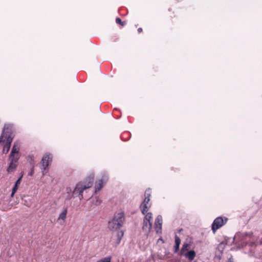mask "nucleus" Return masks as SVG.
Instances as JSON below:
<instances>
[{
	"mask_svg": "<svg viewBox=\"0 0 262 262\" xmlns=\"http://www.w3.org/2000/svg\"><path fill=\"white\" fill-rule=\"evenodd\" d=\"M94 174H91L83 181L78 183L73 190V195L78 196L80 200L83 199V192L91 188L93 184Z\"/></svg>",
	"mask_w": 262,
	"mask_h": 262,
	"instance_id": "obj_1",
	"label": "nucleus"
},
{
	"mask_svg": "<svg viewBox=\"0 0 262 262\" xmlns=\"http://www.w3.org/2000/svg\"><path fill=\"white\" fill-rule=\"evenodd\" d=\"M124 214L123 212L115 213L114 217L108 223V228L110 230L116 231L119 229L123 225Z\"/></svg>",
	"mask_w": 262,
	"mask_h": 262,
	"instance_id": "obj_2",
	"label": "nucleus"
},
{
	"mask_svg": "<svg viewBox=\"0 0 262 262\" xmlns=\"http://www.w3.org/2000/svg\"><path fill=\"white\" fill-rule=\"evenodd\" d=\"M151 191L150 190L147 189L146 190L145 192V199L143 203L140 205V208L142 211V213L143 214H145L148 210V209L151 206V204L149 203L150 201V196L151 195Z\"/></svg>",
	"mask_w": 262,
	"mask_h": 262,
	"instance_id": "obj_3",
	"label": "nucleus"
},
{
	"mask_svg": "<svg viewBox=\"0 0 262 262\" xmlns=\"http://www.w3.org/2000/svg\"><path fill=\"white\" fill-rule=\"evenodd\" d=\"M8 129V127L6 125L4 126L3 131L0 137V143L4 142L5 139L6 140V144L11 145L12 141L13 140V137L8 134L6 130Z\"/></svg>",
	"mask_w": 262,
	"mask_h": 262,
	"instance_id": "obj_4",
	"label": "nucleus"
},
{
	"mask_svg": "<svg viewBox=\"0 0 262 262\" xmlns=\"http://www.w3.org/2000/svg\"><path fill=\"white\" fill-rule=\"evenodd\" d=\"M226 221L227 219H225L224 221L223 219L221 217H218L215 219L212 225V230L213 233H214L218 229L223 226Z\"/></svg>",
	"mask_w": 262,
	"mask_h": 262,
	"instance_id": "obj_5",
	"label": "nucleus"
},
{
	"mask_svg": "<svg viewBox=\"0 0 262 262\" xmlns=\"http://www.w3.org/2000/svg\"><path fill=\"white\" fill-rule=\"evenodd\" d=\"M52 159V156L50 154H46L42 158L41 164V169L45 170L47 167L49 166V162H51Z\"/></svg>",
	"mask_w": 262,
	"mask_h": 262,
	"instance_id": "obj_6",
	"label": "nucleus"
},
{
	"mask_svg": "<svg viewBox=\"0 0 262 262\" xmlns=\"http://www.w3.org/2000/svg\"><path fill=\"white\" fill-rule=\"evenodd\" d=\"M18 159L19 157L17 156H16V158H9L10 162L9 164V166L7 170L8 172H11L16 169Z\"/></svg>",
	"mask_w": 262,
	"mask_h": 262,
	"instance_id": "obj_7",
	"label": "nucleus"
},
{
	"mask_svg": "<svg viewBox=\"0 0 262 262\" xmlns=\"http://www.w3.org/2000/svg\"><path fill=\"white\" fill-rule=\"evenodd\" d=\"M20 149V145L17 142H15L13 145L9 158H16L15 154H18Z\"/></svg>",
	"mask_w": 262,
	"mask_h": 262,
	"instance_id": "obj_8",
	"label": "nucleus"
},
{
	"mask_svg": "<svg viewBox=\"0 0 262 262\" xmlns=\"http://www.w3.org/2000/svg\"><path fill=\"white\" fill-rule=\"evenodd\" d=\"M155 225L157 233L161 232L162 225V217L161 215H159L157 216L155 220Z\"/></svg>",
	"mask_w": 262,
	"mask_h": 262,
	"instance_id": "obj_9",
	"label": "nucleus"
},
{
	"mask_svg": "<svg viewBox=\"0 0 262 262\" xmlns=\"http://www.w3.org/2000/svg\"><path fill=\"white\" fill-rule=\"evenodd\" d=\"M67 214V208H64L61 212L59 214V216L58 217V221L59 222L60 225L64 224L66 217Z\"/></svg>",
	"mask_w": 262,
	"mask_h": 262,
	"instance_id": "obj_10",
	"label": "nucleus"
},
{
	"mask_svg": "<svg viewBox=\"0 0 262 262\" xmlns=\"http://www.w3.org/2000/svg\"><path fill=\"white\" fill-rule=\"evenodd\" d=\"M152 222L143 220V230L147 232H149L152 228Z\"/></svg>",
	"mask_w": 262,
	"mask_h": 262,
	"instance_id": "obj_11",
	"label": "nucleus"
},
{
	"mask_svg": "<svg viewBox=\"0 0 262 262\" xmlns=\"http://www.w3.org/2000/svg\"><path fill=\"white\" fill-rule=\"evenodd\" d=\"M196 253L194 250H190L185 254V256L189 260H192L195 257Z\"/></svg>",
	"mask_w": 262,
	"mask_h": 262,
	"instance_id": "obj_12",
	"label": "nucleus"
},
{
	"mask_svg": "<svg viewBox=\"0 0 262 262\" xmlns=\"http://www.w3.org/2000/svg\"><path fill=\"white\" fill-rule=\"evenodd\" d=\"M123 235H124V232H123V231L120 230V231H118L117 232V240H116V244L117 245H118L120 244L121 240L123 236Z\"/></svg>",
	"mask_w": 262,
	"mask_h": 262,
	"instance_id": "obj_13",
	"label": "nucleus"
},
{
	"mask_svg": "<svg viewBox=\"0 0 262 262\" xmlns=\"http://www.w3.org/2000/svg\"><path fill=\"white\" fill-rule=\"evenodd\" d=\"M175 246H174V252H177L179 249L180 245L181 244V239L177 236H175Z\"/></svg>",
	"mask_w": 262,
	"mask_h": 262,
	"instance_id": "obj_14",
	"label": "nucleus"
},
{
	"mask_svg": "<svg viewBox=\"0 0 262 262\" xmlns=\"http://www.w3.org/2000/svg\"><path fill=\"white\" fill-rule=\"evenodd\" d=\"M103 185V182L102 180H99L95 184V192H97L101 190Z\"/></svg>",
	"mask_w": 262,
	"mask_h": 262,
	"instance_id": "obj_15",
	"label": "nucleus"
},
{
	"mask_svg": "<svg viewBox=\"0 0 262 262\" xmlns=\"http://www.w3.org/2000/svg\"><path fill=\"white\" fill-rule=\"evenodd\" d=\"M152 213L150 212L147 213L144 219V220H146L149 222H152Z\"/></svg>",
	"mask_w": 262,
	"mask_h": 262,
	"instance_id": "obj_16",
	"label": "nucleus"
},
{
	"mask_svg": "<svg viewBox=\"0 0 262 262\" xmlns=\"http://www.w3.org/2000/svg\"><path fill=\"white\" fill-rule=\"evenodd\" d=\"M111 256H107L97 260V262H111Z\"/></svg>",
	"mask_w": 262,
	"mask_h": 262,
	"instance_id": "obj_17",
	"label": "nucleus"
},
{
	"mask_svg": "<svg viewBox=\"0 0 262 262\" xmlns=\"http://www.w3.org/2000/svg\"><path fill=\"white\" fill-rule=\"evenodd\" d=\"M10 147L11 145H10L9 144H6L4 146L3 152L5 154H7L10 150Z\"/></svg>",
	"mask_w": 262,
	"mask_h": 262,
	"instance_id": "obj_18",
	"label": "nucleus"
},
{
	"mask_svg": "<svg viewBox=\"0 0 262 262\" xmlns=\"http://www.w3.org/2000/svg\"><path fill=\"white\" fill-rule=\"evenodd\" d=\"M28 161L30 162V164L34 167L35 165L34 157L33 155H30L28 157Z\"/></svg>",
	"mask_w": 262,
	"mask_h": 262,
	"instance_id": "obj_19",
	"label": "nucleus"
},
{
	"mask_svg": "<svg viewBox=\"0 0 262 262\" xmlns=\"http://www.w3.org/2000/svg\"><path fill=\"white\" fill-rule=\"evenodd\" d=\"M116 23L117 24L121 25L122 26H124L126 24V23L125 21H122L121 19L119 17H117L116 19Z\"/></svg>",
	"mask_w": 262,
	"mask_h": 262,
	"instance_id": "obj_20",
	"label": "nucleus"
},
{
	"mask_svg": "<svg viewBox=\"0 0 262 262\" xmlns=\"http://www.w3.org/2000/svg\"><path fill=\"white\" fill-rule=\"evenodd\" d=\"M189 246V245L187 243H185L183 244L182 248L181 249V252H184L188 250V248Z\"/></svg>",
	"mask_w": 262,
	"mask_h": 262,
	"instance_id": "obj_21",
	"label": "nucleus"
},
{
	"mask_svg": "<svg viewBox=\"0 0 262 262\" xmlns=\"http://www.w3.org/2000/svg\"><path fill=\"white\" fill-rule=\"evenodd\" d=\"M17 189H18V186H16V185H14V187H13V188L12 189V193H11V196H13L14 195L15 193L16 192Z\"/></svg>",
	"mask_w": 262,
	"mask_h": 262,
	"instance_id": "obj_22",
	"label": "nucleus"
},
{
	"mask_svg": "<svg viewBox=\"0 0 262 262\" xmlns=\"http://www.w3.org/2000/svg\"><path fill=\"white\" fill-rule=\"evenodd\" d=\"M22 176L23 175L16 181L15 185L18 186L20 184Z\"/></svg>",
	"mask_w": 262,
	"mask_h": 262,
	"instance_id": "obj_23",
	"label": "nucleus"
},
{
	"mask_svg": "<svg viewBox=\"0 0 262 262\" xmlns=\"http://www.w3.org/2000/svg\"><path fill=\"white\" fill-rule=\"evenodd\" d=\"M34 173V167L32 166V168L31 169V171L30 172V173L29 174V175L30 176H32Z\"/></svg>",
	"mask_w": 262,
	"mask_h": 262,
	"instance_id": "obj_24",
	"label": "nucleus"
},
{
	"mask_svg": "<svg viewBox=\"0 0 262 262\" xmlns=\"http://www.w3.org/2000/svg\"><path fill=\"white\" fill-rule=\"evenodd\" d=\"M138 32L139 33H141L142 32V29L141 28H139L138 29Z\"/></svg>",
	"mask_w": 262,
	"mask_h": 262,
	"instance_id": "obj_25",
	"label": "nucleus"
},
{
	"mask_svg": "<svg viewBox=\"0 0 262 262\" xmlns=\"http://www.w3.org/2000/svg\"><path fill=\"white\" fill-rule=\"evenodd\" d=\"M67 192L69 193L70 191H72V189L70 188H67Z\"/></svg>",
	"mask_w": 262,
	"mask_h": 262,
	"instance_id": "obj_26",
	"label": "nucleus"
},
{
	"mask_svg": "<svg viewBox=\"0 0 262 262\" xmlns=\"http://www.w3.org/2000/svg\"><path fill=\"white\" fill-rule=\"evenodd\" d=\"M97 202H98V204L100 203V201H97Z\"/></svg>",
	"mask_w": 262,
	"mask_h": 262,
	"instance_id": "obj_27",
	"label": "nucleus"
}]
</instances>
